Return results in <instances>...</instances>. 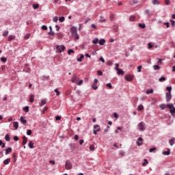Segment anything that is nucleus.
<instances>
[{"mask_svg": "<svg viewBox=\"0 0 175 175\" xmlns=\"http://www.w3.org/2000/svg\"><path fill=\"white\" fill-rule=\"evenodd\" d=\"M159 81H160V83H162V81H166V78H165V77H161L159 79Z\"/></svg>", "mask_w": 175, "mask_h": 175, "instance_id": "32", "label": "nucleus"}, {"mask_svg": "<svg viewBox=\"0 0 175 175\" xmlns=\"http://www.w3.org/2000/svg\"><path fill=\"white\" fill-rule=\"evenodd\" d=\"M59 21L60 23H64L65 21V17L64 16H61L59 18Z\"/></svg>", "mask_w": 175, "mask_h": 175, "instance_id": "37", "label": "nucleus"}, {"mask_svg": "<svg viewBox=\"0 0 175 175\" xmlns=\"http://www.w3.org/2000/svg\"><path fill=\"white\" fill-rule=\"evenodd\" d=\"M27 135L28 136H31V135H32V131L28 130V131H27Z\"/></svg>", "mask_w": 175, "mask_h": 175, "instance_id": "52", "label": "nucleus"}, {"mask_svg": "<svg viewBox=\"0 0 175 175\" xmlns=\"http://www.w3.org/2000/svg\"><path fill=\"white\" fill-rule=\"evenodd\" d=\"M160 109H161V110H165V107H166V105L165 104H161L159 105Z\"/></svg>", "mask_w": 175, "mask_h": 175, "instance_id": "34", "label": "nucleus"}, {"mask_svg": "<svg viewBox=\"0 0 175 175\" xmlns=\"http://www.w3.org/2000/svg\"><path fill=\"white\" fill-rule=\"evenodd\" d=\"M83 58H84V55H81L80 57L77 59V61H78V62H82Z\"/></svg>", "mask_w": 175, "mask_h": 175, "instance_id": "23", "label": "nucleus"}, {"mask_svg": "<svg viewBox=\"0 0 175 175\" xmlns=\"http://www.w3.org/2000/svg\"><path fill=\"white\" fill-rule=\"evenodd\" d=\"M138 26L139 27V28H142V29L146 28V24L145 23H139Z\"/></svg>", "mask_w": 175, "mask_h": 175, "instance_id": "31", "label": "nucleus"}, {"mask_svg": "<svg viewBox=\"0 0 175 175\" xmlns=\"http://www.w3.org/2000/svg\"><path fill=\"white\" fill-rule=\"evenodd\" d=\"M33 100H35V96L31 94L29 97L30 103H33Z\"/></svg>", "mask_w": 175, "mask_h": 175, "instance_id": "18", "label": "nucleus"}, {"mask_svg": "<svg viewBox=\"0 0 175 175\" xmlns=\"http://www.w3.org/2000/svg\"><path fill=\"white\" fill-rule=\"evenodd\" d=\"M23 142H22V144L23 145V146H25V144H27V137H25V136H23Z\"/></svg>", "mask_w": 175, "mask_h": 175, "instance_id": "17", "label": "nucleus"}, {"mask_svg": "<svg viewBox=\"0 0 175 175\" xmlns=\"http://www.w3.org/2000/svg\"><path fill=\"white\" fill-rule=\"evenodd\" d=\"M98 76H102L103 75V72L100 70L97 71Z\"/></svg>", "mask_w": 175, "mask_h": 175, "instance_id": "54", "label": "nucleus"}, {"mask_svg": "<svg viewBox=\"0 0 175 175\" xmlns=\"http://www.w3.org/2000/svg\"><path fill=\"white\" fill-rule=\"evenodd\" d=\"M13 126L15 129V130L18 129V122H14L13 123Z\"/></svg>", "mask_w": 175, "mask_h": 175, "instance_id": "16", "label": "nucleus"}, {"mask_svg": "<svg viewBox=\"0 0 175 175\" xmlns=\"http://www.w3.org/2000/svg\"><path fill=\"white\" fill-rule=\"evenodd\" d=\"M10 162V159L9 158L3 161L4 165H9Z\"/></svg>", "mask_w": 175, "mask_h": 175, "instance_id": "28", "label": "nucleus"}, {"mask_svg": "<svg viewBox=\"0 0 175 175\" xmlns=\"http://www.w3.org/2000/svg\"><path fill=\"white\" fill-rule=\"evenodd\" d=\"M99 61H101L103 64H105V59L103 58V57H100Z\"/></svg>", "mask_w": 175, "mask_h": 175, "instance_id": "61", "label": "nucleus"}, {"mask_svg": "<svg viewBox=\"0 0 175 175\" xmlns=\"http://www.w3.org/2000/svg\"><path fill=\"white\" fill-rule=\"evenodd\" d=\"M175 142V138L172 137V139H169V144L170 146H173V144H174Z\"/></svg>", "mask_w": 175, "mask_h": 175, "instance_id": "13", "label": "nucleus"}, {"mask_svg": "<svg viewBox=\"0 0 175 175\" xmlns=\"http://www.w3.org/2000/svg\"><path fill=\"white\" fill-rule=\"evenodd\" d=\"M8 35H9V31H8V30L5 31V32L3 33V36H5V37L8 36Z\"/></svg>", "mask_w": 175, "mask_h": 175, "instance_id": "50", "label": "nucleus"}, {"mask_svg": "<svg viewBox=\"0 0 175 175\" xmlns=\"http://www.w3.org/2000/svg\"><path fill=\"white\" fill-rule=\"evenodd\" d=\"M167 91H168V92L172 93V87L171 86H168L166 88Z\"/></svg>", "mask_w": 175, "mask_h": 175, "instance_id": "42", "label": "nucleus"}, {"mask_svg": "<svg viewBox=\"0 0 175 175\" xmlns=\"http://www.w3.org/2000/svg\"><path fill=\"white\" fill-rule=\"evenodd\" d=\"M20 121L21 124H25L27 122V120H25V118H24V117L23 116L21 117Z\"/></svg>", "mask_w": 175, "mask_h": 175, "instance_id": "15", "label": "nucleus"}, {"mask_svg": "<svg viewBox=\"0 0 175 175\" xmlns=\"http://www.w3.org/2000/svg\"><path fill=\"white\" fill-rule=\"evenodd\" d=\"M154 93V90L150 89V90H148L146 92V95H149V94H153Z\"/></svg>", "mask_w": 175, "mask_h": 175, "instance_id": "24", "label": "nucleus"}, {"mask_svg": "<svg viewBox=\"0 0 175 175\" xmlns=\"http://www.w3.org/2000/svg\"><path fill=\"white\" fill-rule=\"evenodd\" d=\"M75 53V51H73V49H69L68 51V54H69V55H70V54Z\"/></svg>", "mask_w": 175, "mask_h": 175, "instance_id": "45", "label": "nucleus"}, {"mask_svg": "<svg viewBox=\"0 0 175 175\" xmlns=\"http://www.w3.org/2000/svg\"><path fill=\"white\" fill-rule=\"evenodd\" d=\"M138 128L139 131H146V127L144 126V122H141L139 124H138Z\"/></svg>", "mask_w": 175, "mask_h": 175, "instance_id": "7", "label": "nucleus"}, {"mask_svg": "<svg viewBox=\"0 0 175 175\" xmlns=\"http://www.w3.org/2000/svg\"><path fill=\"white\" fill-rule=\"evenodd\" d=\"M23 110V111H25V113H28V111H29V107L28 106L24 107Z\"/></svg>", "mask_w": 175, "mask_h": 175, "instance_id": "27", "label": "nucleus"}, {"mask_svg": "<svg viewBox=\"0 0 175 175\" xmlns=\"http://www.w3.org/2000/svg\"><path fill=\"white\" fill-rule=\"evenodd\" d=\"M28 146L29 148H33V142H32V141H29L28 143Z\"/></svg>", "mask_w": 175, "mask_h": 175, "instance_id": "26", "label": "nucleus"}, {"mask_svg": "<svg viewBox=\"0 0 175 175\" xmlns=\"http://www.w3.org/2000/svg\"><path fill=\"white\" fill-rule=\"evenodd\" d=\"M1 61L2 62H6L8 61V59H6V57H1Z\"/></svg>", "mask_w": 175, "mask_h": 175, "instance_id": "47", "label": "nucleus"}, {"mask_svg": "<svg viewBox=\"0 0 175 175\" xmlns=\"http://www.w3.org/2000/svg\"><path fill=\"white\" fill-rule=\"evenodd\" d=\"M83 84V80L81 79L79 81L77 82V85H81Z\"/></svg>", "mask_w": 175, "mask_h": 175, "instance_id": "46", "label": "nucleus"}, {"mask_svg": "<svg viewBox=\"0 0 175 175\" xmlns=\"http://www.w3.org/2000/svg\"><path fill=\"white\" fill-rule=\"evenodd\" d=\"M152 3L153 5H159V1L158 0H152Z\"/></svg>", "mask_w": 175, "mask_h": 175, "instance_id": "33", "label": "nucleus"}, {"mask_svg": "<svg viewBox=\"0 0 175 175\" xmlns=\"http://www.w3.org/2000/svg\"><path fill=\"white\" fill-rule=\"evenodd\" d=\"M136 144L138 146H142L143 145V138L139 137L137 141L136 142Z\"/></svg>", "mask_w": 175, "mask_h": 175, "instance_id": "10", "label": "nucleus"}, {"mask_svg": "<svg viewBox=\"0 0 175 175\" xmlns=\"http://www.w3.org/2000/svg\"><path fill=\"white\" fill-rule=\"evenodd\" d=\"M5 143L2 140H0V146H1V148H5Z\"/></svg>", "mask_w": 175, "mask_h": 175, "instance_id": "38", "label": "nucleus"}, {"mask_svg": "<svg viewBox=\"0 0 175 175\" xmlns=\"http://www.w3.org/2000/svg\"><path fill=\"white\" fill-rule=\"evenodd\" d=\"M155 150H157L156 148H151L149 149V152H154V151H155Z\"/></svg>", "mask_w": 175, "mask_h": 175, "instance_id": "48", "label": "nucleus"}, {"mask_svg": "<svg viewBox=\"0 0 175 175\" xmlns=\"http://www.w3.org/2000/svg\"><path fill=\"white\" fill-rule=\"evenodd\" d=\"M137 72H142V66H139L137 68Z\"/></svg>", "mask_w": 175, "mask_h": 175, "instance_id": "58", "label": "nucleus"}, {"mask_svg": "<svg viewBox=\"0 0 175 175\" xmlns=\"http://www.w3.org/2000/svg\"><path fill=\"white\" fill-rule=\"evenodd\" d=\"M153 69H154V70H159L160 67L158 65H154V66H153Z\"/></svg>", "mask_w": 175, "mask_h": 175, "instance_id": "35", "label": "nucleus"}, {"mask_svg": "<svg viewBox=\"0 0 175 175\" xmlns=\"http://www.w3.org/2000/svg\"><path fill=\"white\" fill-rule=\"evenodd\" d=\"M170 22L171 23V25H172L173 27H174V25H175V22H174V21H173V19H171V20H170Z\"/></svg>", "mask_w": 175, "mask_h": 175, "instance_id": "57", "label": "nucleus"}, {"mask_svg": "<svg viewBox=\"0 0 175 175\" xmlns=\"http://www.w3.org/2000/svg\"><path fill=\"white\" fill-rule=\"evenodd\" d=\"M125 79L127 81H132V80H133V77L131 75H129L126 77Z\"/></svg>", "mask_w": 175, "mask_h": 175, "instance_id": "14", "label": "nucleus"}, {"mask_svg": "<svg viewBox=\"0 0 175 175\" xmlns=\"http://www.w3.org/2000/svg\"><path fill=\"white\" fill-rule=\"evenodd\" d=\"M54 92H55L57 96H59V95H61V92H59V91L57 88L54 90Z\"/></svg>", "mask_w": 175, "mask_h": 175, "instance_id": "30", "label": "nucleus"}, {"mask_svg": "<svg viewBox=\"0 0 175 175\" xmlns=\"http://www.w3.org/2000/svg\"><path fill=\"white\" fill-rule=\"evenodd\" d=\"M148 49H152V45L151 44V43L148 44Z\"/></svg>", "mask_w": 175, "mask_h": 175, "instance_id": "64", "label": "nucleus"}, {"mask_svg": "<svg viewBox=\"0 0 175 175\" xmlns=\"http://www.w3.org/2000/svg\"><path fill=\"white\" fill-rule=\"evenodd\" d=\"M70 31L73 38H75L77 40H78V39H80V36L77 34V28H76L75 27H71Z\"/></svg>", "mask_w": 175, "mask_h": 175, "instance_id": "1", "label": "nucleus"}, {"mask_svg": "<svg viewBox=\"0 0 175 175\" xmlns=\"http://www.w3.org/2000/svg\"><path fill=\"white\" fill-rule=\"evenodd\" d=\"M113 117H114V118H118V114H117V113H114Z\"/></svg>", "mask_w": 175, "mask_h": 175, "instance_id": "63", "label": "nucleus"}, {"mask_svg": "<svg viewBox=\"0 0 175 175\" xmlns=\"http://www.w3.org/2000/svg\"><path fill=\"white\" fill-rule=\"evenodd\" d=\"M29 38H31V34H30V33H28V34H27V35L25 36V40L29 39Z\"/></svg>", "mask_w": 175, "mask_h": 175, "instance_id": "56", "label": "nucleus"}, {"mask_svg": "<svg viewBox=\"0 0 175 175\" xmlns=\"http://www.w3.org/2000/svg\"><path fill=\"white\" fill-rule=\"evenodd\" d=\"M135 16H131L129 20L130 21H135Z\"/></svg>", "mask_w": 175, "mask_h": 175, "instance_id": "44", "label": "nucleus"}, {"mask_svg": "<svg viewBox=\"0 0 175 175\" xmlns=\"http://www.w3.org/2000/svg\"><path fill=\"white\" fill-rule=\"evenodd\" d=\"M65 167H66V170H70V169H72V167H73V165H72V162L69 160H67L66 161Z\"/></svg>", "mask_w": 175, "mask_h": 175, "instance_id": "5", "label": "nucleus"}, {"mask_svg": "<svg viewBox=\"0 0 175 175\" xmlns=\"http://www.w3.org/2000/svg\"><path fill=\"white\" fill-rule=\"evenodd\" d=\"M53 23H57L58 21V16H55L53 19Z\"/></svg>", "mask_w": 175, "mask_h": 175, "instance_id": "49", "label": "nucleus"}, {"mask_svg": "<svg viewBox=\"0 0 175 175\" xmlns=\"http://www.w3.org/2000/svg\"><path fill=\"white\" fill-rule=\"evenodd\" d=\"M106 85H107V87H108V88H112L111 83H107Z\"/></svg>", "mask_w": 175, "mask_h": 175, "instance_id": "62", "label": "nucleus"}, {"mask_svg": "<svg viewBox=\"0 0 175 175\" xmlns=\"http://www.w3.org/2000/svg\"><path fill=\"white\" fill-rule=\"evenodd\" d=\"M165 5H170V0H165Z\"/></svg>", "mask_w": 175, "mask_h": 175, "instance_id": "59", "label": "nucleus"}, {"mask_svg": "<svg viewBox=\"0 0 175 175\" xmlns=\"http://www.w3.org/2000/svg\"><path fill=\"white\" fill-rule=\"evenodd\" d=\"M12 152V148H8L5 149V155H8Z\"/></svg>", "mask_w": 175, "mask_h": 175, "instance_id": "20", "label": "nucleus"}, {"mask_svg": "<svg viewBox=\"0 0 175 175\" xmlns=\"http://www.w3.org/2000/svg\"><path fill=\"white\" fill-rule=\"evenodd\" d=\"M115 70L117 71L118 75H120L121 76H123L124 75V70L120 69L118 67L120 66V64L116 63L115 64Z\"/></svg>", "mask_w": 175, "mask_h": 175, "instance_id": "3", "label": "nucleus"}, {"mask_svg": "<svg viewBox=\"0 0 175 175\" xmlns=\"http://www.w3.org/2000/svg\"><path fill=\"white\" fill-rule=\"evenodd\" d=\"M42 29H43L44 31H47V26L46 25H42L41 27Z\"/></svg>", "mask_w": 175, "mask_h": 175, "instance_id": "55", "label": "nucleus"}, {"mask_svg": "<svg viewBox=\"0 0 175 175\" xmlns=\"http://www.w3.org/2000/svg\"><path fill=\"white\" fill-rule=\"evenodd\" d=\"M55 120H56V121H60V120H61V116H57L55 117Z\"/></svg>", "mask_w": 175, "mask_h": 175, "instance_id": "60", "label": "nucleus"}, {"mask_svg": "<svg viewBox=\"0 0 175 175\" xmlns=\"http://www.w3.org/2000/svg\"><path fill=\"white\" fill-rule=\"evenodd\" d=\"M33 9H38L39 8V4H33Z\"/></svg>", "mask_w": 175, "mask_h": 175, "instance_id": "53", "label": "nucleus"}, {"mask_svg": "<svg viewBox=\"0 0 175 175\" xmlns=\"http://www.w3.org/2000/svg\"><path fill=\"white\" fill-rule=\"evenodd\" d=\"M100 20L98 21L99 23H100L101 24L103 23H106V20L104 18L103 19V16H100Z\"/></svg>", "mask_w": 175, "mask_h": 175, "instance_id": "21", "label": "nucleus"}, {"mask_svg": "<svg viewBox=\"0 0 175 175\" xmlns=\"http://www.w3.org/2000/svg\"><path fill=\"white\" fill-rule=\"evenodd\" d=\"M92 87L93 90H98V86L96 85V83H94Z\"/></svg>", "mask_w": 175, "mask_h": 175, "instance_id": "51", "label": "nucleus"}, {"mask_svg": "<svg viewBox=\"0 0 175 175\" xmlns=\"http://www.w3.org/2000/svg\"><path fill=\"white\" fill-rule=\"evenodd\" d=\"M46 100H42L41 103L40 104V106H44V105H46Z\"/></svg>", "mask_w": 175, "mask_h": 175, "instance_id": "36", "label": "nucleus"}, {"mask_svg": "<svg viewBox=\"0 0 175 175\" xmlns=\"http://www.w3.org/2000/svg\"><path fill=\"white\" fill-rule=\"evenodd\" d=\"M16 39V36L11 35L8 36V42H12V40H14Z\"/></svg>", "mask_w": 175, "mask_h": 175, "instance_id": "12", "label": "nucleus"}, {"mask_svg": "<svg viewBox=\"0 0 175 175\" xmlns=\"http://www.w3.org/2000/svg\"><path fill=\"white\" fill-rule=\"evenodd\" d=\"M98 42H99V38H94V39L92 40L93 44H98Z\"/></svg>", "mask_w": 175, "mask_h": 175, "instance_id": "25", "label": "nucleus"}, {"mask_svg": "<svg viewBox=\"0 0 175 175\" xmlns=\"http://www.w3.org/2000/svg\"><path fill=\"white\" fill-rule=\"evenodd\" d=\"M145 14L148 16V17H151L152 14H150V10H145Z\"/></svg>", "mask_w": 175, "mask_h": 175, "instance_id": "29", "label": "nucleus"}, {"mask_svg": "<svg viewBox=\"0 0 175 175\" xmlns=\"http://www.w3.org/2000/svg\"><path fill=\"white\" fill-rule=\"evenodd\" d=\"M167 107L170 110V113H171V115L174 117L175 116V107H174V105L173 103L172 104H167Z\"/></svg>", "mask_w": 175, "mask_h": 175, "instance_id": "2", "label": "nucleus"}, {"mask_svg": "<svg viewBox=\"0 0 175 175\" xmlns=\"http://www.w3.org/2000/svg\"><path fill=\"white\" fill-rule=\"evenodd\" d=\"M5 139L6 140V142H9L10 140V136H9V135H6L5 136Z\"/></svg>", "mask_w": 175, "mask_h": 175, "instance_id": "40", "label": "nucleus"}, {"mask_svg": "<svg viewBox=\"0 0 175 175\" xmlns=\"http://www.w3.org/2000/svg\"><path fill=\"white\" fill-rule=\"evenodd\" d=\"M106 43V40L104 38H101L98 40V44L100 46H103Z\"/></svg>", "mask_w": 175, "mask_h": 175, "instance_id": "11", "label": "nucleus"}, {"mask_svg": "<svg viewBox=\"0 0 175 175\" xmlns=\"http://www.w3.org/2000/svg\"><path fill=\"white\" fill-rule=\"evenodd\" d=\"M165 99H166V102H170V100H172V93L167 92L165 94Z\"/></svg>", "mask_w": 175, "mask_h": 175, "instance_id": "8", "label": "nucleus"}, {"mask_svg": "<svg viewBox=\"0 0 175 175\" xmlns=\"http://www.w3.org/2000/svg\"><path fill=\"white\" fill-rule=\"evenodd\" d=\"M72 83H75V84H77V82L79 81V77H77V75H73L71 78Z\"/></svg>", "mask_w": 175, "mask_h": 175, "instance_id": "9", "label": "nucleus"}, {"mask_svg": "<svg viewBox=\"0 0 175 175\" xmlns=\"http://www.w3.org/2000/svg\"><path fill=\"white\" fill-rule=\"evenodd\" d=\"M48 35H51V36H54V35H55V33H54V31H53V30H50L49 32L48 33Z\"/></svg>", "mask_w": 175, "mask_h": 175, "instance_id": "41", "label": "nucleus"}, {"mask_svg": "<svg viewBox=\"0 0 175 175\" xmlns=\"http://www.w3.org/2000/svg\"><path fill=\"white\" fill-rule=\"evenodd\" d=\"M66 47L64 45H56V53H63L65 51Z\"/></svg>", "mask_w": 175, "mask_h": 175, "instance_id": "4", "label": "nucleus"}, {"mask_svg": "<svg viewBox=\"0 0 175 175\" xmlns=\"http://www.w3.org/2000/svg\"><path fill=\"white\" fill-rule=\"evenodd\" d=\"M146 163H148V161L147 160V159H145L144 162L142 163V166H146Z\"/></svg>", "mask_w": 175, "mask_h": 175, "instance_id": "43", "label": "nucleus"}, {"mask_svg": "<svg viewBox=\"0 0 175 175\" xmlns=\"http://www.w3.org/2000/svg\"><path fill=\"white\" fill-rule=\"evenodd\" d=\"M137 110H139V111H142V110H144V107L143 106V105H138Z\"/></svg>", "mask_w": 175, "mask_h": 175, "instance_id": "22", "label": "nucleus"}, {"mask_svg": "<svg viewBox=\"0 0 175 175\" xmlns=\"http://www.w3.org/2000/svg\"><path fill=\"white\" fill-rule=\"evenodd\" d=\"M163 155H170V149H167V151L162 152Z\"/></svg>", "mask_w": 175, "mask_h": 175, "instance_id": "19", "label": "nucleus"}, {"mask_svg": "<svg viewBox=\"0 0 175 175\" xmlns=\"http://www.w3.org/2000/svg\"><path fill=\"white\" fill-rule=\"evenodd\" d=\"M89 148L91 151H95V146L94 145H90Z\"/></svg>", "mask_w": 175, "mask_h": 175, "instance_id": "39", "label": "nucleus"}, {"mask_svg": "<svg viewBox=\"0 0 175 175\" xmlns=\"http://www.w3.org/2000/svg\"><path fill=\"white\" fill-rule=\"evenodd\" d=\"M98 132H100V126L96 124L94 126V135H97Z\"/></svg>", "mask_w": 175, "mask_h": 175, "instance_id": "6", "label": "nucleus"}]
</instances>
